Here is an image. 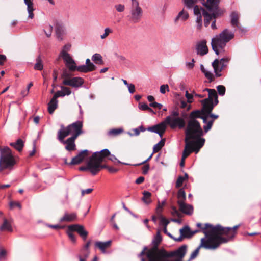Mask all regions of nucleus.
Here are the masks:
<instances>
[{"instance_id": "obj_1", "label": "nucleus", "mask_w": 261, "mask_h": 261, "mask_svg": "<svg viewBox=\"0 0 261 261\" xmlns=\"http://www.w3.org/2000/svg\"><path fill=\"white\" fill-rule=\"evenodd\" d=\"M196 226L199 228V230H200V232H202L204 234V238L205 239V242L217 244L219 243V240L222 239L218 236V232L222 230L221 225L218 224L213 226L210 223H205L203 226L201 223H197Z\"/></svg>"}, {"instance_id": "obj_2", "label": "nucleus", "mask_w": 261, "mask_h": 261, "mask_svg": "<svg viewBox=\"0 0 261 261\" xmlns=\"http://www.w3.org/2000/svg\"><path fill=\"white\" fill-rule=\"evenodd\" d=\"M61 54L66 66L71 71L77 70L83 73H88L94 71L97 68L96 65L92 62L89 65H83L77 66H76L75 61L67 52L63 50L61 52Z\"/></svg>"}, {"instance_id": "obj_3", "label": "nucleus", "mask_w": 261, "mask_h": 261, "mask_svg": "<svg viewBox=\"0 0 261 261\" xmlns=\"http://www.w3.org/2000/svg\"><path fill=\"white\" fill-rule=\"evenodd\" d=\"M234 36V35L233 32H230L227 29H225L218 35L214 37L212 39L211 45L215 54L218 55L219 54L218 48L223 50L226 43L233 39Z\"/></svg>"}, {"instance_id": "obj_4", "label": "nucleus", "mask_w": 261, "mask_h": 261, "mask_svg": "<svg viewBox=\"0 0 261 261\" xmlns=\"http://www.w3.org/2000/svg\"><path fill=\"white\" fill-rule=\"evenodd\" d=\"M201 4L205 7L209 12H207L206 10L204 11V26L207 27L210 23V20L213 18H216L217 17L222 16L224 13V10L219 7V4L221 0L219 1V3L217 4V6L211 5L209 3H207L208 0H200Z\"/></svg>"}, {"instance_id": "obj_5", "label": "nucleus", "mask_w": 261, "mask_h": 261, "mask_svg": "<svg viewBox=\"0 0 261 261\" xmlns=\"http://www.w3.org/2000/svg\"><path fill=\"white\" fill-rule=\"evenodd\" d=\"M16 164V161L11 149L8 146L3 148L0 154V171L12 169Z\"/></svg>"}, {"instance_id": "obj_6", "label": "nucleus", "mask_w": 261, "mask_h": 261, "mask_svg": "<svg viewBox=\"0 0 261 261\" xmlns=\"http://www.w3.org/2000/svg\"><path fill=\"white\" fill-rule=\"evenodd\" d=\"M202 108L200 110H196L192 111L189 115V120L187 123V128L185 130L188 132L192 129H196V132H200L202 128L199 122L196 120L197 118H202L204 113H205L206 108L204 105H202Z\"/></svg>"}, {"instance_id": "obj_7", "label": "nucleus", "mask_w": 261, "mask_h": 261, "mask_svg": "<svg viewBox=\"0 0 261 261\" xmlns=\"http://www.w3.org/2000/svg\"><path fill=\"white\" fill-rule=\"evenodd\" d=\"M162 240L160 232L158 231L152 242L153 246L150 249H148V250L146 253V257L148 261H158L161 257V253L162 251H165L166 250L164 249H159L158 247Z\"/></svg>"}, {"instance_id": "obj_8", "label": "nucleus", "mask_w": 261, "mask_h": 261, "mask_svg": "<svg viewBox=\"0 0 261 261\" xmlns=\"http://www.w3.org/2000/svg\"><path fill=\"white\" fill-rule=\"evenodd\" d=\"M179 116V112L177 109L170 111V115L165 119L166 125H168L173 129L176 127L179 129L184 128L186 124L185 121Z\"/></svg>"}, {"instance_id": "obj_9", "label": "nucleus", "mask_w": 261, "mask_h": 261, "mask_svg": "<svg viewBox=\"0 0 261 261\" xmlns=\"http://www.w3.org/2000/svg\"><path fill=\"white\" fill-rule=\"evenodd\" d=\"M196 129H192L189 130H185V141H191L194 140L193 145L197 148H201L204 144L205 140L204 138H202L204 134L202 128H201L200 132H196Z\"/></svg>"}, {"instance_id": "obj_10", "label": "nucleus", "mask_w": 261, "mask_h": 261, "mask_svg": "<svg viewBox=\"0 0 261 261\" xmlns=\"http://www.w3.org/2000/svg\"><path fill=\"white\" fill-rule=\"evenodd\" d=\"M187 252V245L184 244L176 250L168 252L162 251L161 253V257L160 259H168L170 258L175 257V260H182Z\"/></svg>"}, {"instance_id": "obj_11", "label": "nucleus", "mask_w": 261, "mask_h": 261, "mask_svg": "<svg viewBox=\"0 0 261 261\" xmlns=\"http://www.w3.org/2000/svg\"><path fill=\"white\" fill-rule=\"evenodd\" d=\"M239 226L240 225H236L233 227H224L221 226L222 230L218 233V236L222 238V240L218 241L219 247L221 244L226 243L233 239L237 233L236 230Z\"/></svg>"}, {"instance_id": "obj_12", "label": "nucleus", "mask_w": 261, "mask_h": 261, "mask_svg": "<svg viewBox=\"0 0 261 261\" xmlns=\"http://www.w3.org/2000/svg\"><path fill=\"white\" fill-rule=\"evenodd\" d=\"M130 13L131 15L130 20L134 23L139 21L143 14V10L139 6L138 0H133L132 2Z\"/></svg>"}, {"instance_id": "obj_13", "label": "nucleus", "mask_w": 261, "mask_h": 261, "mask_svg": "<svg viewBox=\"0 0 261 261\" xmlns=\"http://www.w3.org/2000/svg\"><path fill=\"white\" fill-rule=\"evenodd\" d=\"M110 155V151L108 149H104L100 151L93 153L91 158L95 165H97L98 169L100 171V167H106V165H102L101 163L105 159Z\"/></svg>"}, {"instance_id": "obj_14", "label": "nucleus", "mask_w": 261, "mask_h": 261, "mask_svg": "<svg viewBox=\"0 0 261 261\" xmlns=\"http://www.w3.org/2000/svg\"><path fill=\"white\" fill-rule=\"evenodd\" d=\"M229 60L227 58H223L220 60L218 59H216L212 64V65L214 68L215 75L217 77H220L222 74L220 72L226 67L227 63Z\"/></svg>"}, {"instance_id": "obj_15", "label": "nucleus", "mask_w": 261, "mask_h": 261, "mask_svg": "<svg viewBox=\"0 0 261 261\" xmlns=\"http://www.w3.org/2000/svg\"><path fill=\"white\" fill-rule=\"evenodd\" d=\"M203 247L206 249H216L219 247L218 243L212 244L205 242V238L201 239V243L199 246L191 253L189 261L194 259L198 254L200 249Z\"/></svg>"}, {"instance_id": "obj_16", "label": "nucleus", "mask_w": 261, "mask_h": 261, "mask_svg": "<svg viewBox=\"0 0 261 261\" xmlns=\"http://www.w3.org/2000/svg\"><path fill=\"white\" fill-rule=\"evenodd\" d=\"M67 127L68 130H69L70 134H72L71 137H74L75 138H77L80 135L83 133V123L80 121H77L68 125Z\"/></svg>"}, {"instance_id": "obj_17", "label": "nucleus", "mask_w": 261, "mask_h": 261, "mask_svg": "<svg viewBox=\"0 0 261 261\" xmlns=\"http://www.w3.org/2000/svg\"><path fill=\"white\" fill-rule=\"evenodd\" d=\"M205 10L204 8L201 7H199L198 5H196L194 7V14L196 16V23L197 29L200 30L201 29L202 25V16L204 17V15L203 14L204 11ZM206 11L208 12L209 11L206 9Z\"/></svg>"}, {"instance_id": "obj_18", "label": "nucleus", "mask_w": 261, "mask_h": 261, "mask_svg": "<svg viewBox=\"0 0 261 261\" xmlns=\"http://www.w3.org/2000/svg\"><path fill=\"white\" fill-rule=\"evenodd\" d=\"M84 83V80L81 77H74L70 79H64L63 84L66 86H71L74 88H79Z\"/></svg>"}, {"instance_id": "obj_19", "label": "nucleus", "mask_w": 261, "mask_h": 261, "mask_svg": "<svg viewBox=\"0 0 261 261\" xmlns=\"http://www.w3.org/2000/svg\"><path fill=\"white\" fill-rule=\"evenodd\" d=\"M167 128V125L165 120L161 123L153 125L150 127H148L147 128L148 131L153 132L159 135L161 138L162 137L164 133H165Z\"/></svg>"}, {"instance_id": "obj_20", "label": "nucleus", "mask_w": 261, "mask_h": 261, "mask_svg": "<svg viewBox=\"0 0 261 261\" xmlns=\"http://www.w3.org/2000/svg\"><path fill=\"white\" fill-rule=\"evenodd\" d=\"M91 157L87 163V166H81L79 168V170L82 171H86L89 170L93 175H95L100 171L98 169L97 165H95Z\"/></svg>"}, {"instance_id": "obj_21", "label": "nucleus", "mask_w": 261, "mask_h": 261, "mask_svg": "<svg viewBox=\"0 0 261 261\" xmlns=\"http://www.w3.org/2000/svg\"><path fill=\"white\" fill-rule=\"evenodd\" d=\"M55 27V33L57 39L62 41L63 39V36L65 34V29L63 23L58 20L54 21Z\"/></svg>"}, {"instance_id": "obj_22", "label": "nucleus", "mask_w": 261, "mask_h": 261, "mask_svg": "<svg viewBox=\"0 0 261 261\" xmlns=\"http://www.w3.org/2000/svg\"><path fill=\"white\" fill-rule=\"evenodd\" d=\"M89 150L85 149L81 150L72 159L69 163L70 165H78L81 163L88 156Z\"/></svg>"}, {"instance_id": "obj_23", "label": "nucleus", "mask_w": 261, "mask_h": 261, "mask_svg": "<svg viewBox=\"0 0 261 261\" xmlns=\"http://www.w3.org/2000/svg\"><path fill=\"white\" fill-rule=\"evenodd\" d=\"M70 229L76 232L84 241L86 240L88 232L85 229L83 225L77 224H72Z\"/></svg>"}, {"instance_id": "obj_24", "label": "nucleus", "mask_w": 261, "mask_h": 261, "mask_svg": "<svg viewBox=\"0 0 261 261\" xmlns=\"http://www.w3.org/2000/svg\"><path fill=\"white\" fill-rule=\"evenodd\" d=\"M195 49L197 55L203 56L207 54L208 49L206 45V41L202 40L198 42L196 45Z\"/></svg>"}, {"instance_id": "obj_25", "label": "nucleus", "mask_w": 261, "mask_h": 261, "mask_svg": "<svg viewBox=\"0 0 261 261\" xmlns=\"http://www.w3.org/2000/svg\"><path fill=\"white\" fill-rule=\"evenodd\" d=\"M76 138L74 137H70L67 138L65 141L62 143L63 144H66L65 149L68 151H72L76 150V145L75 141Z\"/></svg>"}, {"instance_id": "obj_26", "label": "nucleus", "mask_w": 261, "mask_h": 261, "mask_svg": "<svg viewBox=\"0 0 261 261\" xmlns=\"http://www.w3.org/2000/svg\"><path fill=\"white\" fill-rule=\"evenodd\" d=\"M177 203L182 213L188 215H191L193 213V207L191 205L186 204L183 200L178 201Z\"/></svg>"}, {"instance_id": "obj_27", "label": "nucleus", "mask_w": 261, "mask_h": 261, "mask_svg": "<svg viewBox=\"0 0 261 261\" xmlns=\"http://www.w3.org/2000/svg\"><path fill=\"white\" fill-rule=\"evenodd\" d=\"M186 145L182 152V159L184 160L193 151L192 141H185Z\"/></svg>"}, {"instance_id": "obj_28", "label": "nucleus", "mask_w": 261, "mask_h": 261, "mask_svg": "<svg viewBox=\"0 0 261 261\" xmlns=\"http://www.w3.org/2000/svg\"><path fill=\"white\" fill-rule=\"evenodd\" d=\"M77 219V216L76 213H68L65 212L64 216L60 219V221L72 222L75 221Z\"/></svg>"}, {"instance_id": "obj_29", "label": "nucleus", "mask_w": 261, "mask_h": 261, "mask_svg": "<svg viewBox=\"0 0 261 261\" xmlns=\"http://www.w3.org/2000/svg\"><path fill=\"white\" fill-rule=\"evenodd\" d=\"M70 135L69 130H68L67 127L64 129H60L58 130L57 133V139L62 143L65 140L64 138Z\"/></svg>"}, {"instance_id": "obj_30", "label": "nucleus", "mask_w": 261, "mask_h": 261, "mask_svg": "<svg viewBox=\"0 0 261 261\" xmlns=\"http://www.w3.org/2000/svg\"><path fill=\"white\" fill-rule=\"evenodd\" d=\"M231 18V24L233 27H237L240 28V24L239 22V16L237 12H232L230 15Z\"/></svg>"}, {"instance_id": "obj_31", "label": "nucleus", "mask_w": 261, "mask_h": 261, "mask_svg": "<svg viewBox=\"0 0 261 261\" xmlns=\"http://www.w3.org/2000/svg\"><path fill=\"white\" fill-rule=\"evenodd\" d=\"M25 4L27 6V10L29 13L28 17L32 19L34 17V14L33 13L34 9L33 8V0H24Z\"/></svg>"}, {"instance_id": "obj_32", "label": "nucleus", "mask_w": 261, "mask_h": 261, "mask_svg": "<svg viewBox=\"0 0 261 261\" xmlns=\"http://www.w3.org/2000/svg\"><path fill=\"white\" fill-rule=\"evenodd\" d=\"M58 100L54 99L53 97L51 98V100L48 103V111L50 114H53L55 110L58 107Z\"/></svg>"}, {"instance_id": "obj_33", "label": "nucleus", "mask_w": 261, "mask_h": 261, "mask_svg": "<svg viewBox=\"0 0 261 261\" xmlns=\"http://www.w3.org/2000/svg\"><path fill=\"white\" fill-rule=\"evenodd\" d=\"M10 145L14 147L16 150L20 152L22 151L24 147V142L21 139H18L15 142H12L10 143Z\"/></svg>"}, {"instance_id": "obj_34", "label": "nucleus", "mask_w": 261, "mask_h": 261, "mask_svg": "<svg viewBox=\"0 0 261 261\" xmlns=\"http://www.w3.org/2000/svg\"><path fill=\"white\" fill-rule=\"evenodd\" d=\"M0 231H8L9 232L13 231V228L10 223L5 218H4L3 224L0 226Z\"/></svg>"}, {"instance_id": "obj_35", "label": "nucleus", "mask_w": 261, "mask_h": 261, "mask_svg": "<svg viewBox=\"0 0 261 261\" xmlns=\"http://www.w3.org/2000/svg\"><path fill=\"white\" fill-rule=\"evenodd\" d=\"M213 92H210L208 93V97L206 98H205L202 100L200 101V102L201 105H204L205 106V104L209 101H211L212 100H213L214 98L218 96L217 93L216 92V91L213 89Z\"/></svg>"}, {"instance_id": "obj_36", "label": "nucleus", "mask_w": 261, "mask_h": 261, "mask_svg": "<svg viewBox=\"0 0 261 261\" xmlns=\"http://www.w3.org/2000/svg\"><path fill=\"white\" fill-rule=\"evenodd\" d=\"M189 15L187 11H185L184 9L181 11L177 15L174 19V22L176 23L179 19L184 21L187 20L189 18Z\"/></svg>"}, {"instance_id": "obj_37", "label": "nucleus", "mask_w": 261, "mask_h": 261, "mask_svg": "<svg viewBox=\"0 0 261 261\" xmlns=\"http://www.w3.org/2000/svg\"><path fill=\"white\" fill-rule=\"evenodd\" d=\"M111 244V241H108L105 242L97 241L95 243V246L99 248L102 252L105 251V249L108 247Z\"/></svg>"}, {"instance_id": "obj_38", "label": "nucleus", "mask_w": 261, "mask_h": 261, "mask_svg": "<svg viewBox=\"0 0 261 261\" xmlns=\"http://www.w3.org/2000/svg\"><path fill=\"white\" fill-rule=\"evenodd\" d=\"M92 60L98 65H103L104 63L102 56L99 54L96 53L94 54L92 57Z\"/></svg>"}, {"instance_id": "obj_39", "label": "nucleus", "mask_w": 261, "mask_h": 261, "mask_svg": "<svg viewBox=\"0 0 261 261\" xmlns=\"http://www.w3.org/2000/svg\"><path fill=\"white\" fill-rule=\"evenodd\" d=\"M36 63L34 65V68L35 70L41 71L43 68V65L41 58V56L39 55L36 59Z\"/></svg>"}, {"instance_id": "obj_40", "label": "nucleus", "mask_w": 261, "mask_h": 261, "mask_svg": "<svg viewBox=\"0 0 261 261\" xmlns=\"http://www.w3.org/2000/svg\"><path fill=\"white\" fill-rule=\"evenodd\" d=\"M70 227H71V225L68 226L66 233L68 235L70 241L72 243H75L76 241V237L75 234L73 233V232L75 231L74 230H72L71 229H70Z\"/></svg>"}, {"instance_id": "obj_41", "label": "nucleus", "mask_w": 261, "mask_h": 261, "mask_svg": "<svg viewBox=\"0 0 261 261\" xmlns=\"http://www.w3.org/2000/svg\"><path fill=\"white\" fill-rule=\"evenodd\" d=\"M165 138L162 139L161 141L154 145L153 148V153L159 151L164 146L165 143Z\"/></svg>"}, {"instance_id": "obj_42", "label": "nucleus", "mask_w": 261, "mask_h": 261, "mask_svg": "<svg viewBox=\"0 0 261 261\" xmlns=\"http://www.w3.org/2000/svg\"><path fill=\"white\" fill-rule=\"evenodd\" d=\"M143 196L142 198V201L146 204L150 203L152 201L150 199L151 193L148 191H144L143 193Z\"/></svg>"}, {"instance_id": "obj_43", "label": "nucleus", "mask_w": 261, "mask_h": 261, "mask_svg": "<svg viewBox=\"0 0 261 261\" xmlns=\"http://www.w3.org/2000/svg\"><path fill=\"white\" fill-rule=\"evenodd\" d=\"M213 99H214V100H212L205 104L206 108L210 109V110H213L214 108L218 104L219 100L218 96Z\"/></svg>"}, {"instance_id": "obj_44", "label": "nucleus", "mask_w": 261, "mask_h": 261, "mask_svg": "<svg viewBox=\"0 0 261 261\" xmlns=\"http://www.w3.org/2000/svg\"><path fill=\"white\" fill-rule=\"evenodd\" d=\"M157 213L160 220V224L161 225H163L164 227H167V225L170 223L169 221L161 214V212H160V213L157 212Z\"/></svg>"}, {"instance_id": "obj_45", "label": "nucleus", "mask_w": 261, "mask_h": 261, "mask_svg": "<svg viewBox=\"0 0 261 261\" xmlns=\"http://www.w3.org/2000/svg\"><path fill=\"white\" fill-rule=\"evenodd\" d=\"M185 6L187 8L191 9L193 8L197 2V0H182Z\"/></svg>"}, {"instance_id": "obj_46", "label": "nucleus", "mask_w": 261, "mask_h": 261, "mask_svg": "<svg viewBox=\"0 0 261 261\" xmlns=\"http://www.w3.org/2000/svg\"><path fill=\"white\" fill-rule=\"evenodd\" d=\"M184 229H187V230H189L188 226L186 225L183 228L180 229L179 230L180 233V237H179L177 238L174 237V238H173V240H174L175 241H176L177 242H181L183 238L187 237V235H186L184 233Z\"/></svg>"}, {"instance_id": "obj_47", "label": "nucleus", "mask_w": 261, "mask_h": 261, "mask_svg": "<svg viewBox=\"0 0 261 261\" xmlns=\"http://www.w3.org/2000/svg\"><path fill=\"white\" fill-rule=\"evenodd\" d=\"M177 198L178 199V201L183 200V201L185 202V201L186 200V193L183 188L180 189L178 191Z\"/></svg>"}, {"instance_id": "obj_48", "label": "nucleus", "mask_w": 261, "mask_h": 261, "mask_svg": "<svg viewBox=\"0 0 261 261\" xmlns=\"http://www.w3.org/2000/svg\"><path fill=\"white\" fill-rule=\"evenodd\" d=\"M214 121L215 120L214 119L210 120L209 121H208L207 124L203 126V130L205 133H206L208 130H210L212 128Z\"/></svg>"}, {"instance_id": "obj_49", "label": "nucleus", "mask_w": 261, "mask_h": 261, "mask_svg": "<svg viewBox=\"0 0 261 261\" xmlns=\"http://www.w3.org/2000/svg\"><path fill=\"white\" fill-rule=\"evenodd\" d=\"M123 132V129L122 128H115L111 129L108 134L109 135H113L117 136Z\"/></svg>"}, {"instance_id": "obj_50", "label": "nucleus", "mask_w": 261, "mask_h": 261, "mask_svg": "<svg viewBox=\"0 0 261 261\" xmlns=\"http://www.w3.org/2000/svg\"><path fill=\"white\" fill-rule=\"evenodd\" d=\"M213 110H210V109L206 108V114L208 116V117L212 118V119H217L219 118V115H216L212 113Z\"/></svg>"}, {"instance_id": "obj_51", "label": "nucleus", "mask_w": 261, "mask_h": 261, "mask_svg": "<svg viewBox=\"0 0 261 261\" xmlns=\"http://www.w3.org/2000/svg\"><path fill=\"white\" fill-rule=\"evenodd\" d=\"M69 71H68L66 69H63V72L61 74V77L64 79H70V76H72L71 73L70 72L71 71L69 69Z\"/></svg>"}, {"instance_id": "obj_52", "label": "nucleus", "mask_w": 261, "mask_h": 261, "mask_svg": "<svg viewBox=\"0 0 261 261\" xmlns=\"http://www.w3.org/2000/svg\"><path fill=\"white\" fill-rule=\"evenodd\" d=\"M109 158H108V159L113 162L116 161L119 164H123V165H131L130 164H128V163H123V162H121V161H120L119 160H118L117 158L113 154H110V155L109 156Z\"/></svg>"}, {"instance_id": "obj_53", "label": "nucleus", "mask_w": 261, "mask_h": 261, "mask_svg": "<svg viewBox=\"0 0 261 261\" xmlns=\"http://www.w3.org/2000/svg\"><path fill=\"white\" fill-rule=\"evenodd\" d=\"M7 255L6 250L0 246V261L5 259Z\"/></svg>"}, {"instance_id": "obj_54", "label": "nucleus", "mask_w": 261, "mask_h": 261, "mask_svg": "<svg viewBox=\"0 0 261 261\" xmlns=\"http://www.w3.org/2000/svg\"><path fill=\"white\" fill-rule=\"evenodd\" d=\"M217 89L219 94L221 96L224 95L225 93L226 89L223 85H219L217 87Z\"/></svg>"}, {"instance_id": "obj_55", "label": "nucleus", "mask_w": 261, "mask_h": 261, "mask_svg": "<svg viewBox=\"0 0 261 261\" xmlns=\"http://www.w3.org/2000/svg\"><path fill=\"white\" fill-rule=\"evenodd\" d=\"M46 28L48 29V31H46L45 29H44L43 32H44V33L47 37H50L52 34L53 27L49 24L46 26Z\"/></svg>"}, {"instance_id": "obj_56", "label": "nucleus", "mask_w": 261, "mask_h": 261, "mask_svg": "<svg viewBox=\"0 0 261 261\" xmlns=\"http://www.w3.org/2000/svg\"><path fill=\"white\" fill-rule=\"evenodd\" d=\"M185 180V178L182 176H179L177 178V179L176 182V187L177 188H180L182 186L184 181Z\"/></svg>"}, {"instance_id": "obj_57", "label": "nucleus", "mask_w": 261, "mask_h": 261, "mask_svg": "<svg viewBox=\"0 0 261 261\" xmlns=\"http://www.w3.org/2000/svg\"><path fill=\"white\" fill-rule=\"evenodd\" d=\"M148 248L146 246H145L143 248V249L142 251L140 252V253L138 255V257L141 258V261H146L145 259L143 257V256H144L145 254L146 255V253L148 251Z\"/></svg>"}, {"instance_id": "obj_58", "label": "nucleus", "mask_w": 261, "mask_h": 261, "mask_svg": "<svg viewBox=\"0 0 261 261\" xmlns=\"http://www.w3.org/2000/svg\"><path fill=\"white\" fill-rule=\"evenodd\" d=\"M112 32V30L109 28H107L105 29V33L103 35H101L100 37L102 39L106 38L110 33Z\"/></svg>"}, {"instance_id": "obj_59", "label": "nucleus", "mask_w": 261, "mask_h": 261, "mask_svg": "<svg viewBox=\"0 0 261 261\" xmlns=\"http://www.w3.org/2000/svg\"><path fill=\"white\" fill-rule=\"evenodd\" d=\"M61 88L62 90V91L64 92L65 96V95H69L71 94V91L69 88L65 87L63 86H61Z\"/></svg>"}, {"instance_id": "obj_60", "label": "nucleus", "mask_w": 261, "mask_h": 261, "mask_svg": "<svg viewBox=\"0 0 261 261\" xmlns=\"http://www.w3.org/2000/svg\"><path fill=\"white\" fill-rule=\"evenodd\" d=\"M171 214L173 216H177L178 217H180L181 215L180 214V213L178 212V211L177 210V208H176V207L173 206L171 207Z\"/></svg>"}, {"instance_id": "obj_61", "label": "nucleus", "mask_w": 261, "mask_h": 261, "mask_svg": "<svg viewBox=\"0 0 261 261\" xmlns=\"http://www.w3.org/2000/svg\"><path fill=\"white\" fill-rule=\"evenodd\" d=\"M160 92L162 94H164L166 92V91H169V86L168 85H162L160 86Z\"/></svg>"}, {"instance_id": "obj_62", "label": "nucleus", "mask_w": 261, "mask_h": 261, "mask_svg": "<svg viewBox=\"0 0 261 261\" xmlns=\"http://www.w3.org/2000/svg\"><path fill=\"white\" fill-rule=\"evenodd\" d=\"M65 96L64 92L62 91H58L53 96V98L54 99H57V98L59 97H64Z\"/></svg>"}, {"instance_id": "obj_63", "label": "nucleus", "mask_w": 261, "mask_h": 261, "mask_svg": "<svg viewBox=\"0 0 261 261\" xmlns=\"http://www.w3.org/2000/svg\"><path fill=\"white\" fill-rule=\"evenodd\" d=\"M185 96L187 98V101L189 103H192L193 102V95L188 93V91L186 92Z\"/></svg>"}, {"instance_id": "obj_64", "label": "nucleus", "mask_w": 261, "mask_h": 261, "mask_svg": "<svg viewBox=\"0 0 261 261\" xmlns=\"http://www.w3.org/2000/svg\"><path fill=\"white\" fill-rule=\"evenodd\" d=\"M205 76L209 80L210 82H212L214 80V77L213 74L209 71H206L204 73Z\"/></svg>"}]
</instances>
